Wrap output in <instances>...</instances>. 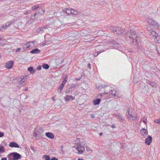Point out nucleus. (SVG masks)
Segmentation results:
<instances>
[{
    "mask_svg": "<svg viewBox=\"0 0 160 160\" xmlns=\"http://www.w3.org/2000/svg\"><path fill=\"white\" fill-rule=\"evenodd\" d=\"M147 30L150 32H151L152 31H153V29H152V28L150 26L148 27L147 28Z\"/></svg>",
    "mask_w": 160,
    "mask_h": 160,
    "instance_id": "39",
    "label": "nucleus"
},
{
    "mask_svg": "<svg viewBox=\"0 0 160 160\" xmlns=\"http://www.w3.org/2000/svg\"><path fill=\"white\" fill-rule=\"evenodd\" d=\"M34 43L33 41H31L27 42L26 44L23 45V47L24 49H30L34 47Z\"/></svg>",
    "mask_w": 160,
    "mask_h": 160,
    "instance_id": "3",
    "label": "nucleus"
},
{
    "mask_svg": "<svg viewBox=\"0 0 160 160\" xmlns=\"http://www.w3.org/2000/svg\"><path fill=\"white\" fill-rule=\"evenodd\" d=\"M121 95L120 94L118 91H116V94L115 95L114 97H117L118 98H119L121 97Z\"/></svg>",
    "mask_w": 160,
    "mask_h": 160,
    "instance_id": "35",
    "label": "nucleus"
},
{
    "mask_svg": "<svg viewBox=\"0 0 160 160\" xmlns=\"http://www.w3.org/2000/svg\"><path fill=\"white\" fill-rule=\"evenodd\" d=\"M4 133L3 132H0V137H2L4 136Z\"/></svg>",
    "mask_w": 160,
    "mask_h": 160,
    "instance_id": "45",
    "label": "nucleus"
},
{
    "mask_svg": "<svg viewBox=\"0 0 160 160\" xmlns=\"http://www.w3.org/2000/svg\"><path fill=\"white\" fill-rule=\"evenodd\" d=\"M100 95L101 96H102V94H100Z\"/></svg>",
    "mask_w": 160,
    "mask_h": 160,
    "instance_id": "63",
    "label": "nucleus"
},
{
    "mask_svg": "<svg viewBox=\"0 0 160 160\" xmlns=\"http://www.w3.org/2000/svg\"><path fill=\"white\" fill-rule=\"evenodd\" d=\"M127 112L128 114H129V112H130V108H128L127 109Z\"/></svg>",
    "mask_w": 160,
    "mask_h": 160,
    "instance_id": "52",
    "label": "nucleus"
},
{
    "mask_svg": "<svg viewBox=\"0 0 160 160\" xmlns=\"http://www.w3.org/2000/svg\"><path fill=\"white\" fill-rule=\"evenodd\" d=\"M112 127L113 128H115V127L113 125H112Z\"/></svg>",
    "mask_w": 160,
    "mask_h": 160,
    "instance_id": "61",
    "label": "nucleus"
},
{
    "mask_svg": "<svg viewBox=\"0 0 160 160\" xmlns=\"http://www.w3.org/2000/svg\"><path fill=\"white\" fill-rule=\"evenodd\" d=\"M100 53V52H95L94 53L93 55L95 57H97L99 53Z\"/></svg>",
    "mask_w": 160,
    "mask_h": 160,
    "instance_id": "43",
    "label": "nucleus"
},
{
    "mask_svg": "<svg viewBox=\"0 0 160 160\" xmlns=\"http://www.w3.org/2000/svg\"><path fill=\"white\" fill-rule=\"evenodd\" d=\"M151 35H152L153 37H155V38H157L158 36V34L156 32H155L153 30L151 32Z\"/></svg>",
    "mask_w": 160,
    "mask_h": 160,
    "instance_id": "23",
    "label": "nucleus"
},
{
    "mask_svg": "<svg viewBox=\"0 0 160 160\" xmlns=\"http://www.w3.org/2000/svg\"><path fill=\"white\" fill-rule=\"evenodd\" d=\"M42 67L43 68L46 69H48L49 67V65L47 64H43Z\"/></svg>",
    "mask_w": 160,
    "mask_h": 160,
    "instance_id": "29",
    "label": "nucleus"
},
{
    "mask_svg": "<svg viewBox=\"0 0 160 160\" xmlns=\"http://www.w3.org/2000/svg\"><path fill=\"white\" fill-rule=\"evenodd\" d=\"M31 12V11L30 10H28V11H27L26 12L24 13V14L25 15H27L28 14H30Z\"/></svg>",
    "mask_w": 160,
    "mask_h": 160,
    "instance_id": "42",
    "label": "nucleus"
},
{
    "mask_svg": "<svg viewBox=\"0 0 160 160\" xmlns=\"http://www.w3.org/2000/svg\"><path fill=\"white\" fill-rule=\"evenodd\" d=\"M67 97H69V98H70V99H71L72 100H74L75 99V98L74 97H73V96H71V95H67Z\"/></svg>",
    "mask_w": 160,
    "mask_h": 160,
    "instance_id": "40",
    "label": "nucleus"
},
{
    "mask_svg": "<svg viewBox=\"0 0 160 160\" xmlns=\"http://www.w3.org/2000/svg\"><path fill=\"white\" fill-rule=\"evenodd\" d=\"M78 13V12L72 9V14H73L74 15H77Z\"/></svg>",
    "mask_w": 160,
    "mask_h": 160,
    "instance_id": "36",
    "label": "nucleus"
},
{
    "mask_svg": "<svg viewBox=\"0 0 160 160\" xmlns=\"http://www.w3.org/2000/svg\"><path fill=\"white\" fill-rule=\"evenodd\" d=\"M5 148L3 146H0V153H3L5 152Z\"/></svg>",
    "mask_w": 160,
    "mask_h": 160,
    "instance_id": "31",
    "label": "nucleus"
},
{
    "mask_svg": "<svg viewBox=\"0 0 160 160\" xmlns=\"http://www.w3.org/2000/svg\"><path fill=\"white\" fill-rule=\"evenodd\" d=\"M42 11L40 12H38V13H35L33 15V17H34V19L35 18H38V15H39V14H42L44 12V10H43L42 8Z\"/></svg>",
    "mask_w": 160,
    "mask_h": 160,
    "instance_id": "13",
    "label": "nucleus"
},
{
    "mask_svg": "<svg viewBox=\"0 0 160 160\" xmlns=\"http://www.w3.org/2000/svg\"><path fill=\"white\" fill-rule=\"evenodd\" d=\"M147 83L153 87H156L157 86V84L154 82L148 81L147 82Z\"/></svg>",
    "mask_w": 160,
    "mask_h": 160,
    "instance_id": "18",
    "label": "nucleus"
},
{
    "mask_svg": "<svg viewBox=\"0 0 160 160\" xmlns=\"http://www.w3.org/2000/svg\"><path fill=\"white\" fill-rule=\"evenodd\" d=\"M64 87V86L62 85L61 84L60 85L58 89V91L60 93H61Z\"/></svg>",
    "mask_w": 160,
    "mask_h": 160,
    "instance_id": "24",
    "label": "nucleus"
},
{
    "mask_svg": "<svg viewBox=\"0 0 160 160\" xmlns=\"http://www.w3.org/2000/svg\"><path fill=\"white\" fill-rule=\"evenodd\" d=\"M141 134L143 136L146 135L148 134V131L147 130L142 128L140 131Z\"/></svg>",
    "mask_w": 160,
    "mask_h": 160,
    "instance_id": "15",
    "label": "nucleus"
},
{
    "mask_svg": "<svg viewBox=\"0 0 160 160\" xmlns=\"http://www.w3.org/2000/svg\"><path fill=\"white\" fill-rule=\"evenodd\" d=\"M109 93L110 95H111V96H115V95L116 94V91L115 90H112Z\"/></svg>",
    "mask_w": 160,
    "mask_h": 160,
    "instance_id": "25",
    "label": "nucleus"
},
{
    "mask_svg": "<svg viewBox=\"0 0 160 160\" xmlns=\"http://www.w3.org/2000/svg\"><path fill=\"white\" fill-rule=\"evenodd\" d=\"M43 157L45 160H50V157L48 155H44L43 156Z\"/></svg>",
    "mask_w": 160,
    "mask_h": 160,
    "instance_id": "34",
    "label": "nucleus"
},
{
    "mask_svg": "<svg viewBox=\"0 0 160 160\" xmlns=\"http://www.w3.org/2000/svg\"><path fill=\"white\" fill-rule=\"evenodd\" d=\"M63 12L64 13L69 14L72 13V9L71 8H66L63 10Z\"/></svg>",
    "mask_w": 160,
    "mask_h": 160,
    "instance_id": "14",
    "label": "nucleus"
},
{
    "mask_svg": "<svg viewBox=\"0 0 160 160\" xmlns=\"http://www.w3.org/2000/svg\"><path fill=\"white\" fill-rule=\"evenodd\" d=\"M40 52V50L38 48H36L31 51L30 52L32 54H38Z\"/></svg>",
    "mask_w": 160,
    "mask_h": 160,
    "instance_id": "17",
    "label": "nucleus"
},
{
    "mask_svg": "<svg viewBox=\"0 0 160 160\" xmlns=\"http://www.w3.org/2000/svg\"><path fill=\"white\" fill-rule=\"evenodd\" d=\"M154 122L160 124V118L155 119L154 120Z\"/></svg>",
    "mask_w": 160,
    "mask_h": 160,
    "instance_id": "37",
    "label": "nucleus"
},
{
    "mask_svg": "<svg viewBox=\"0 0 160 160\" xmlns=\"http://www.w3.org/2000/svg\"><path fill=\"white\" fill-rule=\"evenodd\" d=\"M102 134H103L102 132H100V133H99V135H100V136H102Z\"/></svg>",
    "mask_w": 160,
    "mask_h": 160,
    "instance_id": "58",
    "label": "nucleus"
},
{
    "mask_svg": "<svg viewBox=\"0 0 160 160\" xmlns=\"http://www.w3.org/2000/svg\"><path fill=\"white\" fill-rule=\"evenodd\" d=\"M147 22L148 24L153 26L156 27V26L157 25V22L155 21L152 18L149 17L147 20Z\"/></svg>",
    "mask_w": 160,
    "mask_h": 160,
    "instance_id": "6",
    "label": "nucleus"
},
{
    "mask_svg": "<svg viewBox=\"0 0 160 160\" xmlns=\"http://www.w3.org/2000/svg\"><path fill=\"white\" fill-rule=\"evenodd\" d=\"M77 160H84L83 159L79 158Z\"/></svg>",
    "mask_w": 160,
    "mask_h": 160,
    "instance_id": "60",
    "label": "nucleus"
},
{
    "mask_svg": "<svg viewBox=\"0 0 160 160\" xmlns=\"http://www.w3.org/2000/svg\"><path fill=\"white\" fill-rule=\"evenodd\" d=\"M20 48H18V49H17V50H19V51H20Z\"/></svg>",
    "mask_w": 160,
    "mask_h": 160,
    "instance_id": "62",
    "label": "nucleus"
},
{
    "mask_svg": "<svg viewBox=\"0 0 160 160\" xmlns=\"http://www.w3.org/2000/svg\"><path fill=\"white\" fill-rule=\"evenodd\" d=\"M129 114H128V112H127V113H126V114L127 116H128H128H130L131 115H132V112H129Z\"/></svg>",
    "mask_w": 160,
    "mask_h": 160,
    "instance_id": "48",
    "label": "nucleus"
},
{
    "mask_svg": "<svg viewBox=\"0 0 160 160\" xmlns=\"http://www.w3.org/2000/svg\"><path fill=\"white\" fill-rule=\"evenodd\" d=\"M1 160H7V158H2Z\"/></svg>",
    "mask_w": 160,
    "mask_h": 160,
    "instance_id": "53",
    "label": "nucleus"
},
{
    "mask_svg": "<svg viewBox=\"0 0 160 160\" xmlns=\"http://www.w3.org/2000/svg\"><path fill=\"white\" fill-rule=\"evenodd\" d=\"M68 80V78L67 77L65 78L63 81L62 82V84H61L62 85L64 86L65 85L66 82H67Z\"/></svg>",
    "mask_w": 160,
    "mask_h": 160,
    "instance_id": "32",
    "label": "nucleus"
},
{
    "mask_svg": "<svg viewBox=\"0 0 160 160\" xmlns=\"http://www.w3.org/2000/svg\"><path fill=\"white\" fill-rule=\"evenodd\" d=\"M101 101V99L99 98L93 101V104L94 105H98L100 103Z\"/></svg>",
    "mask_w": 160,
    "mask_h": 160,
    "instance_id": "21",
    "label": "nucleus"
},
{
    "mask_svg": "<svg viewBox=\"0 0 160 160\" xmlns=\"http://www.w3.org/2000/svg\"><path fill=\"white\" fill-rule=\"evenodd\" d=\"M152 140V138L151 136H149L148 138H146L145 140V143L146 145H149L150 144Z\"/></svg>",
    "mask_w": 160,
    "mask_h": 160,
    "instance_id": "8",
    "label": "nucleus"
},
{
    "mask_svg": "<svg viewBox=\"0 0 160 160\" xmlns=\"http://www.w3.org/2000/svg\"><path fill=\"white\" fill-rule=\"evenodd\" d=\"M106 86L105 85H101L100 86H99L98 88V90H101L102 88H104L106 87Z\"/></svg>",
    "mask_w": 160,
    "mask_h": 160,
    "instance_id": "33",
    "label": "nucleus"
},
{
    "mask_svg": "<svg viewBox=\"0 0 160 160\" xmlns=\"http://www.w3.org/2000/svg\"><path fill=\"white\" fill-rule=\"evenodd\" d=\"M91 117L92 118H93L95 117L94 115L93 114L91 115Z\"/></svg>",
    "mask_w": 160,
    "mask_h": 160,
    "instance_id": "54",
    "label": "nucleus"
},
{
    "mask_svg": "<svg viewBox=\"0 0 160 160\" xmlns=\"http://www.w3.org/2000/svg\"><path fill=\"white\" fill-rule=\"evenodd\" d=\"M113 116L118 119L119 121L121 122L124 123L125 121L124 117L120 115L119 113H114L113 114Z\"/></svg>",
    "mask_w": 160,
    "mask_h": 160,
    "instance_id": "5",
    "label": "nucleus"
},
{
    "mask_svg": "<svg viewBox=\"0 0 160 160\" xmlns=\"http://www.w3.org/2000/svg\"><path fill=\"white\" fill-rule=\"evenodd\" d=\"M46 136L50 139H52L54 138V135L51 132H48L46 133Z\"/></svg>",
    "mask_w": 160,
    "mask_h": 160,
    "instance_id": "16",
    "label": "nucleus"
},
{
    "mask_svg": "<svg viewBox=\"0 0 160 160\" xmlns=\"http://www.w3.org/2000/svg\"><path fill=\"white\" fill-rule=\"evenodd\" d=\"M8 160H18L21 158V156L16 152H13L8 155Z\"/></svg>",
    "mask_w": 160,
    "mask_h": 160,
    "instance_id": "2",
    "label": "nucleus"
},
{
    "mask_svg": "<svg viewBox=\"0 0 160 160\" xmlns=\"http://www.w3.org/2000/svg\"><path fill=\"white\" fill-rule=\"evenodd\" d=\"M51 160H58V159L55 157H53L51 159Z\"/></svg>",
    "mask_w": 160,
    "mask_h": 160,
    "instance_id": "51",
    "label": "nucleus"
},
{
    "mask_svg": "<svg viewBox=\"0 0 160 160\" xmlns=\"http://www.w3.org/2000/svg\"><path fill=\"white\" fill-rule=\"evenodd\" d=\"M12 23V22L11 21L8 22L6 23L5 25V26L3 25L2 26V29H5L8 27Z\"/></svg>",
    "mask_w": 160,
    "mask_h": 160,
    "instance_id": "19",
    "label": "nucleus"
},
{
    "mask_svg": "<svg viewBox=\"0 0 160 160\" xmlns=\"http://www.w3.org/2000/svg\"><path fill=\"white\" fill-rule=\"evenodd\" d=\"M155 28H157L158 29L160 30V24L158 25L157 24V25L156 26Z\"/></svg>",
    "mask_w": 160,
    "mask_h": 160,
    "instance_id": "46",
    "label": "nucleus"
},
{
    "mask_svg": "<svg viewBox=\"0 0 160 160\" xmlns=\"http://www.w3.org/2000/svg\"><path fill=\"white\" fill-rule=\"evenodd\" d=\"M142 121L143 122H144L145 123H146V122L147 121L146 118L145 117H144L142 118Z\"/></svg>",
    "mask_w": 160,
    "mask_h": 160,
    "instance_id": "41",
    "label": "nucleus"
},
{
    "mask_svg": "<svg viewBox=\"0 0 160 160\" xmlns=\"http://www.w3.org/2000/svg\"><path fill=\"white\" fill-rule=\"evenodd\" d=\"M127 118L129 119L130 121H133L135 119H137L138 117L135 115H133V116L132 115H131L130 116H128Z\"/></svg>",
    "mask_w": 160,
    "mask_h": 160,
    "instance_id": "12",
    "label": "nucleus"
},
{
    "mask_svg": "<svg viewBox=\"0 0 160 160\" xmlns=\"http://www.w3.org/2000/svg\"><path fill=\"white\" fill-rule=\"evenodd\" d=\"M64 99L66 101L68 102L69 101H70V98H69V97H67V95H66L65 97H64Z\"/></svg>",
    "mask_w": 160,
    "mask_h": 160,
    "instance_id": "38",
    "label": "nucleus"
},
{
    "mask_svg": "<svg viewBox=\"0 0 160 160\" xmlns=\"http://www.w3.org/2000/svg\"><path fill=\"white\" fill-rule=\"evenodd\" d=\"M78 86L77 84H72V85H71L70 86V87L69 88V90H70L71 89H72V88H75L77 86Z\"/></svg>",
    "mask_w": 160,
    "mask_h": 160,
    "instance_id": "30",
    "label": "nucleus"
},
{
    "mask_svg": "<svg viewBox=\"0 0 160 160\" xmlns=\"http://www.w3.org/2000/svg\"><path fill=\"white\" fill-rule=\"evenodd\" d=\"M30 148L34 152L35 151V149L34 147H31Z\"/></svg>",
    "mask_w": 160,
    "mask_h": 160,
    "instance_id": "47",
    "label": "nucleus"
},
{
    "mask_svg": "<svg viewBox=\"0 0 160 160\" xmlns=\"http://www.w3.org/2000/svg\"><path fill=\"white\" fill-rule=\"evenodd\" d=\"M12 23V22L11 21L8 22L6 23L5 25V26L3 25L2 26V29H5L8 27Z\"/></svg>",
    "mask_w": 160,
    "mask_h": 160,
    "instance_id": "20",
    "label": "nucleus"
},
{
    "mask_svg": "<svg viewBox=\"0 0 160 160\" xmlns=\"http://www.w3.org/2000/svg\"><path fill=\"white\" fill-rule=\"evenodd\" d=\"M110 29L115 34L118 35H122L123 34V35H125L127 38L128 37L131 39L132 43L134 44H136L138 40L137 37L134 31L129 30L126 33L123 31V28L118 26L111 27Z\"/></svg>",
    "mask_w": 160,
    "mask_h": 160,
    "instance_id": "1",
    "label": "nucleus"
},
{
    "mask_svg": "<svg viewBox=\"0 0 160 160\" xmlns=\"http://www.w3.org/2000/svg\"><path fill=\"white\" fill-rule=\"evenodd\" d=\"M28 88L27 87H26V88H25V89H24V90L25 91H27L28 90Z\"/></svg>",
    "mask_w": 160,
    "mask_h": 160,
    "instance_id": "56",
    "label": "nucleus"
},
{
    "mask_svg": "<svg viewBox=\"0 0 160 160\" xmlns=\"http://www.w3.org/2000/svg\"><path fill=\"white\" fill-rule=\"evenodd\" d=\"M87 149L88 150H89L90 151H91V152H92V150H91L90 149H89V148H87Z\"/></svg>",
    "mask_w": 160,
    "mask_h": 160,
    "instance_id": "55",
    "label": "nucleus"
},
{
    "mask_svg": "<svg viewBox=\"0 0 160 160\" xmlns=\"http://www.w3.org/2000/svg\"><path fill=\"white\" fill-rule=\"evenodd\" d=\"M43 131L42 129L36 128L35 130V132L34 133L35 136L37 138H40L42 136V134Z\"/></svg>",
    "mask_w": 160,
    "mask_h": 160,
    "instance_id": "4",
    "label": "nucleus"
},
{
    "mask_svg": "<svg viewBox=\"0 0 160 160\" xmlns=\"http://www.w3.org/2000/svg\"><path fill=\"white\" fill-rule=\"evenodd\" d=\"M49 26L48 25H45L44 26L40 27V30L42 31H43L44 29H48V28Z\"/></svg>",
    "mask_w": 160,
    "mask_h": 160,
    "instance_id": "26",
    "label": "nucleus"
},
{
    "mask_svg": "<svg viewBox=\"0 0 160 160\" xmlns=\"http://www.w3.org/2000/svg\"><path fill=\"white\" fill-rule=\"evenodd\" d=\"M44 44L46 45V44H45V43H43V45Z\"/></svg>",
    "mask_w": 160,
    "mask_h": 160,
    "instance_id": "64",
    "label": "nucleus"
},
{
    "mask_svg": "<svg viewBox=\"0 0 160 160\" xmlns=\"http://www.w3.org/2000/svg\"><path fill=\"white\" fill-rule=\"evenodd\" d=\"M81 78H82V76L79 78H76L75 79L76 80H77V81H79L81 79Z\"/></svg>",
    "mask_w": 160,
    "mask_h": 160,
    "instance_id": "50",
    "label": "nucleus"
},
{
    "mask_svg": "<svg viewBox=\"0 0 160 160\" xmlns=\"http://www.w3.org/2000/svg\"><path fill=\"white\" fill-rule=\"evenodd\" d=\"M13 62L12 61H10L7 62L5 64V67L8 68H11L13 66Z\"/></svg>",
    "mask_w": 160,
    "mask_h": 160,
    "instance_id": "7",
    "label": "nucleus"
},
{
    "mask_svg": "<svg viewBox=\"0 0 160 160\" xmlns=\"http://www.w3.org/2000/svg\"><path fill=\"white\" fill-rule=\"evenodd\" d=\"M77 150L78 151V153L79 154H82L84 151V148L83 147H77Z\"/></svg>",
    "mask_w": 160,
    "mask_h": 160,
    "instance_id": "10",
    "label": "nucleus"
},
{
    "mask_svg": "<svg viewBox=\"0 0 160 160\" xmlns=\"http://www.w3.org/2000/svg\"><path fill=\"white\" fill-rule=\"evenodd\" d=\"M110 45L112 47H117L119 44L118 43L116 42L114 40H112L109 43Z\"/></svg>",
    "mask_w": 160,
    "mask_h": 160,
    "instance_id": "9",
    "label": "nucleus"
},
{
    "mask_svg": "<svg viewBox=\"0 0 160 160\" xmlns=\"http://www.w3.org/2000/svg\"><path fill=\"white\" fill-rule=\"evenodd\" d=\"M39 8V5L38 4H36L35 5L33 6L32 7V10H35Z\"/></svg>",
    "mask_w": 160,
    "mask_h": 160,
    "instance_id": "27",
    "label": "nucleus"
},
{
    "mask_svg": "<svg viewBox=\"0 0 160 160\" xmlns=\"http://www.w3.org/2000/svg\"><path fill=\"white\" fill-rule=\"evenodd\" d=\"M42 69V67H41V66L40 65L39 66H38L37 68V69L38 70H41Z\"/></svg>",
    "mask_w": 160,
    "mask_h": 160,
    "instance_id": "44",
    "label": "nucleus"
},
{
    "mask_svg": "<svg viewBox=\"0 0 160 160\" xmlns=\"http://www.w3.org/2000/svg\"><path fill=\"white\" fill-rule=\"evenodd\" d=\"M52 99L53 101H54L55 100V99L54 97L52 98Z\"/></svg>",
    "mask_w": 160,
    "mask_h": 160,
    "instance_id": "57",
    "label": "nucleus"
},
{
    "mask_svg": "<svg viewBox=\"0 0 160 160\" xmlns=\"http://www.w3.org/2000/svg\"><path fill=\"white\" fill-rule=\"evenodd\" d=\"M28 70L30 72V73L32 74L33 73H34L35 72V69H34L32 67H30L28 68Z\"/></svg>",
    "mask_w": 160,
    "mask_h": 160,
    "instance_id": "22",
    "label": "nucleus"
},
{
    "mask_svg": "<svg viewBox=\"0 0 160 160\" xmlns=\"http://www.w3.org/2000/svg\"><path fill=\"white\" fill-rule=\"evenodd\" d=\"M24 78L23 76V78H21V81H20V82L21 84L22 85H23V86L25 85L26 84L25 82V81H23Z\"/></svg>",
    "mask_w": 160,
    "mask_h": 160,
    "instance_id": "28",
    "label": "nucleus"
},
{
    "mask_svg": "<svg viewBox=\"0 0 160 160\" xmlns=\"http://www.w3.org/2000/svg\"><path fill=\"white\" fill-rule=\"evenodd\" d=\"M4 145H5V146H7V143H6L4 142Z\"/></svg>",
    "mask_w": 160,
    "mask_h": 160,
    "instance_id": "59",
    "label": "nucleus"
},
{
    "mask_svg": "<svg viewBox=\"0 0 160 160\" xmlns=\"http://www.w3.org/2000/svg\"><path fill=\"white\" fill-rule=\"evenodd\" d=\"M9 146L10 147L12 148L14 147L18 148L19 147V146L18 145V144L14 142H10L9 144Z\"/></svg>",
    "mask_w": 160,
    "mask_h": 160,
    "instance_id": "11",
    "label": "nucleus"
},
{
    "mask_svg": "<svg viewBox=\"0 0 160 160\" xmlns=\"http://www.w3.org/2000/svg\"><path fill=\"white\" fill-rule=\"evenodd\" d=\"M88 67L90 69H91V64L90 63L88 64Z\"/></svg>",
    "mask_w": 160,
    "mask_h": 160,
    "instance_id": "49",
    "label": "nucleus"
}]
</instances>
